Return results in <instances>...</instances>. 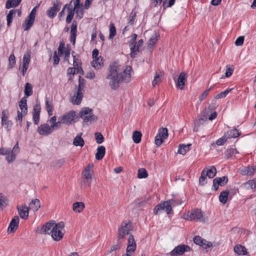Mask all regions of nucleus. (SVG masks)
Wrapping results in <instances>:
<instances>
[{
    "mask_svg": "<svg viewBox=\"0 0 256 256\" xmlns=\"http://www.w3.org/2000/svg\"><path fill=\"white\" fill-rule=\"evenodd\" d=\"M148 176V174L145 168H142L138 170V177L139 178H146Z\"/></svg>",
    "mask_w": 256,
    "mask_h": 256,
    "instance_id": "obj_48",
    "label": "nucleus"
},
{
    "mask_svg": "<svg viewBox=\"0 0 256 256\" xmlns=\"http://www.w3.org/2000/svg\"><path fill=\"white\" fill-rule=\"evenodd\" d=\"M82 6L83 4H80L76 7L74 6V8H72V10H74V12H76V16H78L80 18H82L84 16V10L82 8Z\"/></svg>",
    "mask_w": 256,
    "mask_h": 256,
    "instance_id": "obj_38",
    "label": "nucleus"
},
{
    "mask_svg": "<svg viewBox=\"0 0 256 256\" xmlns=\"http://www.w3.org/2000/svg\"><path fill=\"white\" fill-rule=\"evenodd\" d=\"M190 248L188 245L180 244L175 247L170 252L171 256H182L185 252H189Z\"/></svg>",
    "mask_w": 256,
    "mask_h": 256,
    "instance_id": "obj_9",
    "label": "nucleus"
},
{
    "mask_svg": "<svg viewBox=\"0 0 256 256\" xmlns=\"http://www.w3.org/2000/svg\"><path fill=\"white\" fill-rule=\"evenodd\" d=\"M187 74L184 72H182L176 82V86L180 90H183L186 80Z\"/></svg>",
    "mask_w": 256,
    "mask_h": 256,
    "instance_id": "obj_16",
    "label": "nucleus"
},
{
    "mask_svg": "<svg viewBox=\"0 0 256 256\" xmlns=\"http://www.w3.org/2000/svg\"><path fill=\"white\" fill-rule=\"evenodd\" d=\"M78 56H74V62H73V65L74 67L78 68L80 70V68L82 70V67H81V62L80 60L78 58Z\"/></svg>",
    "mask_w": 256,
    "mask_h": 256,
    "instance_id": "obj_52",
    "label": "nucleus"
},
{
    "mask_svg": "<svg viewBox=\"0 0 256 256\" xmlns=\"http://www.w3.org/2000/svg\"><path fill=\"white\" fill-rule=\"evenodd\" d=\"M102 65V58L101 56H100V58H94L92 64V66L98 70L100 68Z\"/></svg>",
    "mask_w": 256,
    "mask_h": 256,
    "instance_id": "obj_32",
    "label": "nucleus"
},
{
    "mask_svg": "<svg viewBox=\"0 0 256 256\" xmlns=\"http://www.w3.org/2000/svg\"><path fill=\"white\" fill-rule=\"evenodd\" d=\"M40 109V104H36L34 107L32 120L34 124L36 125H38L39 122Z\"/></svg>",
    "mask_w": 256,
    "mask_h": 256,
    "instance_id": "obj_18",
    "label": "nucleus"
},
{
    "mask_svg": "<svg viewBox=\"0 0 256 256\" xmlns=\"http://www.w3.org/2000/svg\"><path fill=\"white\" fill-rule=\"evenodd\" d=\"M79 72V69L78 68H69L67 70V73L68 74H72L74 75L76 74H78Z\"/></svg>",
    "mask_w": 256,
    "mask_h": 256,
    "instance_id": "obj_59",
    "label": "nucleus"
},
{
    "mask_svg": "<svg viewBox=\"0 0 256 256\" xmlns=\"http://www.w3.org/2000/svg\"><path fill=\"white\" fill-rule=\"evenodd\" d=\"M83 98L82 92L80 90H76V92L72 99V102L74 104H79Z\"/></svg>",
    "mask_w": 256,
    "mask_h": 256,
    "instance_id": "obj_21",
    "label": "nucleus"
},
{
    "mask_svg": "<svg viewBox=\"0 0 256 256\" xmlns=\"http://www.w3.org/2000/svg\"><path fill=\"white\" fill-rule=\"evenodd\" d=\"M238 154V152L236 148H230L228 149L226 152V154L227 158H230L236 154Z\"/></svg>",
    "mask_w": 256,
    "mask_h": 256,
    "instance_id": "obj_47",
    "label": "nucleus"
},
{
    "mask_svg": "<svg viewBox=\"0 0 256 256\" xmlns=\"http://www.w3.org/2000/svg\"><path fill=\"white\" fill-rule=\"evenodd\" d=\"M234 70V68H233V66H232L231 67H228L227 66H226V72H225L226 76L227 77V78H228L230 76H231L232 74L233 73Z\"/></svg>",
    "mask_w": 256,
    "mask_h": 256,
    "instance_id": "obj_63",
    "label": "nucleus"
},
{
    "mask_svg": "<svg viewBox=\"0 0 256 256\" xmlns=\"http://www.w3.org/2000/svg\"><path fill=\"white\" fill-rule=\"evenodd\" d=\"M31 52L30 50H26L24 56L22 60V74L24 76L28 68L30 62V61Z\"/></svg>",
    "mask_w": 256,
    "mask_h": 256,
    "instance_id": "obj_12",
    "label": "nucleus"
},
{
    "mask_svg": "<svg viewBox=\"0 0 256 256\" xmlns=\"http://www.w3.org/2000/svg\"><path fill=\"white\" fill-rule=\"evenodd\" d=\"M18 105L20 109L21 110V111L24 114V115H26L28 112V108L26 104V99L25 96L20 100Z\"/></svg>",
    "mask_w": 256,
    "mask_h": 256,
    "instance_id": "obj_27",
    "label": "nucleus"
},
{
    "mask_svg": "<svg viewBox=\"0 0 256 256\" xmlns=\"http://www.w3.org/2000/svg\"><path fill=\"white\" fill-rule=\"evenodd\" d=\"M136 243L134 236L130 234L128 240V245L126 250V252L134 253L136 250Z\"/></svg>",
    "mask_w": 256,
    "mask_h": 256,
    "instance_id": "obj_15",
    "label": "nucleus"
},
{
    "mask_svg": "<svg viewBox=\"0 0 256 256\" xmlns=\"http://www.w3.org/2000/svg\"><path fill=\"white\" fill-rule=\"evenodd\" d=\"M207 176H208L206 175L205 169H204L202 172L199 178V183L200 185L204 186L206 183V180Z\"/></svg>",
    "mask_w": 256,
    "mask_h": 256,
    "instance_id": "obj_50",
    "label": "nucleus"
},
{
    "mask_svg": "<svg viewBox=\"0 0 256 256\" xmlns=\"http://www.w3.org/2000/svg\"><path fill=\"white\" fill-rule=\"evenodd\" d=\"M244 36H240L235 41V44L237 46H240L243 44L244 42Z\"/></svg>",
    "mask_w": 256,
    "mask_h": 256,
    "instance_id": "obj_64",
    "label": "nucleus"
},
{
    "mask_svg": "<svg viewBox=\"0 0 256 256\" xmlns=\"http://www.w3.org/2000/svg\"><path fill=\"white\" fill-rule=\"evenodd\" d=\"M234 251L238 256H246L248 254L246 248L241 244H236L234 247Z\"/></svg>",
    "mask_w": 256,
    "mask_h": 256,
    "instance_id": "obj_25",
    "label": "nucleus"
},
{
    "mask_svg": "<svg viewBox=\"0 0 256 256\" xmlns=\"http://www.w3.org/2000/svg\"><path fill=\"white\" fill-rule=\"evenodd\" d=\"M184 218L190 221L196 220L202 222H205L207 220L204 213L198 208L188 212L184 216Z\"/></svg>",
    "mask_w": 256,
    "mask_h": 256,
    "instance_id": "obj_2",
    "label": "nucleus"
},
{
    "mask_svg": "<svg viewBox=\"0 0 256 256\" xmlns=\"http://www.w3.org/2000/svg\"><path fill=\"white\" fill-rule=\"evenodd\" d=\"M106 152V148L104 146H99L97 148V152L96 154V158L97 160H102Z\"/></svg>",
    "mask_w": 256,
    "mask_h": 256,
    "instance_id": "obj_30",
    "label": "nucleus"
},
{
    "mask_svg": "<svg viewBox=\"0 0 256 256\" xmlns=\"http://www.w3.org/2000/svg\"><path fill=\"white\" fill-rule=\"evenodd\" d=\"M7 200L5 196L0 193V210H2L7 204Z\"/></svg>",
    "mask_w": 256,
    "mask_h": 256,
    "instance_id": "obj_51",
    "label": "nucleus"
},
{
    "mask_svg": "<svg viewBox=\"0 0 256 256\" xmlns=\"http://www.w3.org/2000/svg\"><path fill=\"white\" fill-rule=\"evenodd\" d=\"M256 170V167H244L240 170V173L242 175L252 176L253 175Z\"/></svg>",
    "mask_w": 256,
    "mask_h": 256,
    "instance_id": "obj_26",
    "label": "nucleus"
},
{
    "mask_svg": "<svg viewBox=\"0 0 256 256\" xmlns=\"http://www.w3.org/2000/svg\"><path fill=\"white\" fill-rule=\"evenodd\" d=\"M62 2L58 0H54L53 2V6L50 7L46 11V14L48 16L52 18L56 15L58 12L61 8Z\"/></svg>",
    "mask_w": 256,
    "mask_h": 256,
    "instance_id": "obj_8",
    "label": "nucleus"
},
{
    "mask_svg": "<svg viewBox=\"0 0 256 256\" xmlns=\"http://www.w3.org/2000/svg\"><path fill=\"white\" fill-rule=\"evenodd\" d=\"M95 138L98 144H100L104 140V138L103 136L100 132H96L94 134Z\"/></svg>",
    "mask_w": 256,
    "mask_h": 256,
    "instance_id": "obj_56",
    "label": "nucleus"
},
{
    "mask_svg": "<svg viewBox=\"0 0 256 256\" xmlns=\"http://www.w3.org/2000/svg\"><path fill=\"white\" fill-rule=\"evenodd\" d=\"M24 92L26 98H28L32 94V86L30 83H26L24 87Z\"/></svg>",
    "mask_w": 256,
    "mask_h": 256,
    "instance_id": "obj_41",
    "label": "nucleus"
},
{
    "mask_svg": "<svg viewBox=\"0 0 256 256\" xmlns=\"http://www.w3.org/2000/svg\"><path fill=\"white\" fill-rule=\"evenodd\" d=\"M120 66L118 62H114L110 66L106 78L110 80L109 85L111 88L116 90L120 82H128L131 80L132 68L127 66L122 72L119 73Z\"/></svg>",
    "mask_w": 256,
    "mask_h": 256,
    "instance_id": "obj_1",
    "label": "nucleus"
},
{
    "mask_svg": "<svg viewBox=\"0 0 256 256\" xmlns=\"http://www.w3.org/2000/svg\"><path fill=\"white\" fill-rule=\"evenodd\" d=\"M164 74V72L158 70L155 72V76L154 79L152 82V85L153 87H154L156 84H158L162 82V78L163 77Z\"/></svg>",
    "mask_w": 256,
    "mask_h": 256,
    "instance_id": "obj_22",
    "label": "nucleus"
},
{
    "mask_svg": "<svg viewBox=\"0 0 256 256\" xmlns=\"http://www.w3.org/2000/svg\"><path fill=\"white\" fill-rule=\"evenodd\" d=\"M40 207V202L38 199L33 200L29 204V209L32 210L34 212L37 211Z\"/></svg>",
    "mask_w": 256,
    "mask_h": 256,
    "instance_id": "obj_29",
    "label": "nucleus"
},
{
    "mask_svg": "<svg viewBox=\"0 0 256 256\" xmlns=\"http://www.w3.org/2000/svg\"><path fill=\"white\" fill-rule=\"evenodd\" d=\"M34 20V18L28 16L22 25L24 30L26 31L29 30L32 26Z\"/></svg>",
    "mask_w": 256,
    "mask_h": 256,
    "instance_id": "obj_24",
    "label": "nucleus"
},
{
    "mask_svg": "<svg viewBox=\"0 0 256 256\" xmlns=\"http://www.w3.org/2000/svg\"><path fill=\"white\" fill-rule=\"evenodd\" d=\"M53 222H48L42 228V233L43 234H50L52 232L53 226L55 225Z\"/></svg>",
    "mask_w": 256,
    "mask_h": 256,
    "instance_id": "obj_23",
    "label": "nucleus"
},
{
    "mask_svg": "<svg viewBox=\"0 0 256 256\" xmlns=\"http://www.w3.org/2000/svg\"><path fill=\"white\" fill-rule=\"evenodd\" d=\"M228 135L227 138H236L240 136V133L236 128L232 129L228 132Z\"/></svg>",
    "mask_w": 256,
    "mask_h": 256,
    "instance_id": "obj_45",
    "label": "nucleus"
},
{
    "mask_svg": "<svg viewBox=\"0 0 256 256\" xmlns=\"http://www.w3.org/2000/svg\"><path fill=\"white\" fill-rule=\"evenodd\" d=\"M6 156V158L8 163L12 162L16 159V154L15 153H12L10 152V154Z\"/></svg>",
    "mask_w": 256,
    "mask_h": 256,
    "instance_id": "obj_57",
    "label": "nucleus"
},
{
    "mask_svg": "<svg viewBox=\"0 0 256 256\" xmlns=\"http://www.w3.org/2000/svg\"><path fill=\"white\" fill-rule=\"evenodd\" d=\"M8 66L10 68H13L16 64L15 56L14 54H11L8 58Z\"/></svg>",
    "mask_w": 256,
    "mask_h": 256,
    "instance_id": "obj_58",
    "label": "nucleus"
},
{
    "mask_svg": "<svg viewBox=\"0 0 256 256\" xmlns=\"http://www.w3.org/2000/svg\"><path fill=\"white\" fill-rule=\"evenodd\" d=\"M84 86H85L84 80L80 79L79 82H78V88H76V90H80V91L82 92L84 88Z\"/></svg>",
    "mask_w": 256,
    "mask_h": 256,
    "instance_id": "obj_60",
    "label": "nucleus"
},
{
    "mask_svg": "<svg viewBox=\"0 0 256 256\" xmlns=\"http://www.w3.org/2000/svg\"><path fill=\"white\" fill-rule=\"evenodd\" d=\"M80 116L84 122H91L97 119L96 116L92 114V110L88 108H84L80 112Z\"/></svg>",
    "mask_w": 256,
    "mask_h": 256,
    "instance_id": "obj_7",
    "label": "nucleus"
},
{
    "mask_svg": "<svg viewBox=\"0 0 256 256\" xmlns=\"http://www.w3.org/2000/svg\"><path fill=\"white\" fill-rule=\"evenodd\" d=\"M122 242L120 240V239H118L116 244L111 246L108 254H110V256H116V252H113L114 251L120 250L122 248Z\"/></svg>",
    "mask_w": 256,
    "mask_h": 256,
    "instance_id": "obj_19",
    "label": "nucleus"
},
{
    "mask_svg": "<svg viewBox=\"0 0 256 256\" xmlns=\"http://www.w3.org/2000/svg\"><path fill=\"white\" fill-rule=\"evenodd\" d=\"M19 221V217L14 216L10 222L8 230H10L11 232H15L18 228Z\"/></svg>",
    "mask_w": 256,
    "mask_h": 256,
    "instance_id": "obj_20",
    "label": "nucleus"
},
{
    "mask_svg": "<svg viewBox=\"0 0 256 256\" xmlns=\"http://www.w3.org/2000/svg\"><path fill=\"white\" fill-rule=\"evenodd\" d=\"M16 13V10H10L8 14L6 16V20H7V26H10L11 23L12 22V20L14 16H15Z\"/></svg>",
    "mask_w": 256,
    "mask_h": 256,
    "instance_id": "obj_42",
    "label": "nucleus"
},
{
    "mask_svg": "<svg viewBox=\"0 0 256 256\" xmlns=\"http://www.w3.org/2000/svg\"><path fill=\"white\" fill-rule=\"evenodd\" d=\"M228 190H224L220 192L219 196V200L223 204H225L228 201Z\"/></svg>",
    "mask_w": 256,
    "mask_h": 256,
    "instance_id": "obj_36",
    "label": "nucleus"
},
{
    "mask_svg": "<svg viewBox=\"0 0 256 256\" xmlns=\"http://www.w3.org/2000/svg\"><path fill=\"white\" fill-rule=\"evenodd\" d=\"M116 35V28L114 23L111 22L110 24V35L109 38L112 39Z\"/></svg>",
    "mask_w": 256,
    "mask_h": 256,
    "instance_id": "obj_46",
    "label": "nucleus"
},
{
    "mask_svg": "<svg viewBox=\"0 0 256 256\" xmlns=\"http://www.w3.org/2000/svg\"><path fill=\"white\" fill-rule=\"evenodd\" d=\"M157 135L164 139L166 138L168 136V129L166 128H160Z\"/></svg>",
    "mask_w": 256,
    "mask_h": 256,
    "instance_id": "obj_44",
    "label": "nucleus"
},
{
    "mask_svg": "<svg viewBox=\"0 0 256 256\" xmlns=\"http://www.w3.org/2000/svg\"><path fill=\"white\" fill-rule=\"evenodd\" d=\"M207 120V118L205 116H200L198 117V120H197L194 124V126L193 128L194 131L198 132V127L200 125L202 124L204 122Z\"/></svg>",
    "mask_w": 256,
    "mask_h": 256,
    "instance_id": "obj_31",
    "label": "nucleus"
},
{
    "mask_svg": "<svg viewBox=\"0 0 256 256\" xmlns=\"http://www.w3.org/2000/svg\"><path fill=\"white\" fill-rule=\"evenodd\" d=\"M142 134L140 132L135 130L132 134V140L136 144H138L141 140Z\"/></svg>",
    "mask_w": 256,
    "mask_h": 256,
    "instance_id": "obj_43",
    "label": "nucleus"
},
{
    "mask_svg": "<svg viewBox=\"0 0 256 256\" xmlns=\"http://www.w3.org/2000/svg\"><path fill=\"white\" fill-rule=\"evenodd\" d=\"M206 175L208 176L210 178H214L216 174V168L214 166H210V168L206 170H205Z\"/></svg>",
    "mask_w": 256,
    "mask_h": 256,
    "instance_id": "obj_35",
    "label": "nucleus"
},
{
    "mask_svg": "<svg viewBox=\"0 0 256 256\" xmlns=\"http://www.w3.org/2000/svg\"><path fill=\"white\" fill-rule=\"evenodd\" d=\"M228 182V178L227 176H224L222 178L217 177L215 178L213 180V185L212 186L214 190H217L218 186H224Z\"/></svg>",
    "mask_w": 256,
    "mask_h": 256,
    "instance_id": "obj_13",
    "label": "nucleus"
},
{
    "mask_svg": "<svg viewBox=\"0 0 256 256\" xmlns=\"http://www.w3.org/2000/svg\"><path fill=\"white\" fill-rule=\"evenodd\" d=\"M77 32V22L73 20L71 26L70 41L73 45L75 44Z\"/></svg>",
    "mask_w": 256,
    "mask_h": 256,
    "instance_id": "obj_17",
    "label": "nucleus"
},
{
    "mask_svg": "<svg viewBox=\"0 0 256 256\" xmlns=\"http://www.w3.org/2000/svg\"><path fill=\"white\" fill-rule=\"evenodd\" d=\"M17 210L20 217L24 220H26L28 216L29 208L25 204L22 206H18Z\"/></svg>",
    "mask_w": 256,
    "mask_h": 256,
    "instance_id": "obj_14",
    "label": "nucleus"
},
{
    "mask_svg": "<svg viewBox=\"0 0 256 256\" xmlns=\"http://www.w3.org/2000/svg\"><path fill=\"white\" fill-rule=\"evenodd\" d=\"M73 144L75 146H82L84 145V140L80 135H78L74 138L73 140Z\"/></svg>",
    "mask_w": 256,
    "mask_h": 256,
    "instance_id": "obj_40",
    "label": "nucleus"
},
{
    "mask_svg": "<svg viewBox=\"0 0 256 256\" xmlns=\"http://www.w3.org/2000/svg\"><path fill=\"white\" fill-rule=\"evenodd\" d=\"M74 10H72V8H68V14L66 18V22L67 24H70L72 22V20L74 18Z\"/></svg>",
    "mask_w": 256,
    "mask_h": 256,
    "instance_id": "obj_49",
    "label": "nucleus"
},
{
    "mask_svg": "<svg viewBox=\"0 0 256 256\" xmlns=\"http://www.w3.org/2000/svg\"><path fill=\"white\" fill-rule=\"evenodd\" d=\"M76 112L74 111H70L60 116L63 120V124L70 125L74 122L76 118Z\"/></svg>",
    "mask_w": 256,
    "mask_h": 256,
    "instance_id": "obj_11",
    "label": "nucleus"
},
{
    "mask_svg": "<svg viewBox=\"0 0 256 256\" xmlns=\"http://www.w3.org/2000/svg\"><path fill=\"white\" fill-rule=\"evenodd\" d=\"M64 226V222H62L56 224L53 226L51 236L54 241H60L64 237V233L62 232V230Z\"/></svg>",
    "mask_w": 256,
    "mask_h": 256,
    "instance_id": "obj_5",
    "label": "nucleus"
},
{
    "mask_svg": "<svg viewBox=\"0 0 256 256\" xmlns=\"http://www.w3.org/2000/svg\"><path fill=\"white\" fill-rule=\"evenodd\" d=\"M92 167L93 164H89L82 172V184L86 188L90 185L92 176L94 174Z\"/></svg>",
    "mask_w": 256,
    "mask_h": 256,
    "instance_id": "obj_3",
    "label": "nucleus"
},
{
    "mask_svg": "<svg viewBox=\"0 0 256 256\" xmlns=\"http://www.w3.org/2000/svg\"><path fill=\"white\" fill-rule=\"evenodd\" d=\"M37 131L40 135L47 136L51 134L54 132V130L48 124L46 123L40 125L38 128Z\"/></svg>",
    "mask_w": 256,
    "mask_h": 256,
    "instance_id": "obj_10",
    "label": "nucleus"
},
{
    "mask_svg": "<svg viewBox=\"0 0 256 256\" xmlns=\"http://www.w3.org/2000/svg\"><path fill=\"white\" fill-rule=\"evenodd\" d=\"M85 205L82 202H76L72 204V210L78 213L81 212L84 208Z\"/></svg>",
    "mask_w": 256,
    "mask_h": 256,
    "instance_id": "obj_28",
    "label": "nucleus"
},
{
    "mask_svg": "<svg viewBox=\"0 0 256 256\" xmlns=\"http://www.w3.org/2000/svg\"><path fill=\"white\" fill-rule=\"evenodd\" d=\"M132 231V226L131 222L124 221L122 222L118 229V239L124 238L126 236H130Z\"/></svg>",
    "mask_w": 256,
    "mask_h": 256,
    "instance_id": "obj_4",
    "label": "nucleus"
},
{
    "mask_svg": "<svg viewBox=\"0 0 256 256\" xmlns=\"http://www.w3.org/2000/svg\"><path fill=\"white\" fill-rule=\"evenodd\" d=\"M64 159H60L55 160L53 163V166L55 167L60 168L64 163Z\"/></svg>",
    "mask_w": 256,
    "mask_h": 256,
    "instance_id": "obj_62",
    "label": "nucleus"
},
{
    "mask_svg": "<svg viewBox=\"0 0 256 256\" xmlns=\"http://www.w3.org/2000/svg\"><path fill=\"white\" fill-rule=\"evenodd\" d=\"M232 89H227L224 92H221L220 94H216L214 98L216 99H220L222 98H225L227 94L232 90Z\"/></svg>",
    "mask_w": 256,
    "mask_h": 256,
    "instance_id": "obj_54",
    "label": "nucleus"
},
{
    "mask_svg": "<svg viewBox=\"0 0 256 256\" xmlns=\"http://www.w3.org/2000/svg\"><path fill=\"white\" fill-rule=\"evenodd\" d=\"M174 200H170L164 202L163 203L156 205L154 208V212L156 214H159L161 212L166 210L168 214H170L172 210V206Z\"/></svg>",
    "mask_w": 256,
    "mask_h": 256,
    "instance_id": "obj_6",
    "label": "nucleus"
},
{
    "mask_svg": "<svg viewBox=\"0 0 256 256\" xmlns=\"http://www.w3.org/2000/svg\"><path fill=\"white\" fill-rule=\"evenodd\" d=\"M130 55L132 58H134L136 56L138 52H139V48L136 46V42L134 43V45L130 44Z\"/></svg>",
    "mask_w": 256,
    "mask_h": 256,
    "instance_id": "obj_39",
    "label": "nucleus"
},
{
    "mask_svg": "<svg viewBox=\"0 0 256 256\" xmlns=\"http://www.w3.org/2000/svg\"><path fill=\"white\" fill-rule=\"evenodd\" d=\"M246 186L252 189L256 190V178L250 180L246 183Z\"/></svg>",
    "mask_w": 256,
    "mask_h": 256,
    "instance_id": "obj_55",
    "label": "nucleus"
},
{
    "mask_svg": "<svg viewBox=\"0 0 256 256\" xmlns=\"http://www.w3.org/2000/svg\"><path fill=\"white\" fill-rule=\"evenodd\" d=\"M214 87V86H212L210 88L206 90L200 96L199 98L200 100L202 101L208 94L209 92Z\"/></svg>",
    "mask_w": 256,
    "mask_h": 256,
    "instance_id": "obj_61",
    "label": "nucleus"
},
{
    "mask_svg": "<svg viewBox=\"0 0 256 256\" xmlns=\"http://www.w3.org/2000/svg\"><path fill=\"white\" fill-rule=\"evenodd\" d=\"M190 146L191 144H188L186 145H185L184 144H180L178 146V152L182 155L185 154L186 152L190 150Z\"/></svg>",
    "mask_w": 256,
    "mask_h": 256,
    "instance_id": "obj_33",
    "label": "nucleus"
},
{
    "mask_svg": "<svg viewBox=\"0 0 256 256\" xmlns=\"http://www.w3.org/2000/svg\"><path fill=\"white\" fill-rule=\"evenodd\" d=\"M22 0H8L6 4V8L9 9L12 7H16L20 3Z\"/></svg>",
    "mask_w": 256,
    "mask_h": 256,
    "instance_id": "obj_34",
    "label": "nucleus"
},
{
    "mask_svg": "<svg viewBox=\"0 0 256 256\" xmlns=\"http://www.w3.org/2000/svg\"><path fill=\"white\" fill-rule=\"evenodd\" d=\"M158 35L156 32H154L150 37V38L148 44V48H150L152 47V46L156 44L157 40H158Z\"/></svg>",
    "mask_w": 256,
    "mask_h": 256,
    "instance_id": "obj_37",
    "label": "nucleus"
},
{
    "mask_svg": "<svg viewBox=\"0 0 256 256\" xmlns=\"http://www.w3.org/2000/svg\"><path fill=\"white\" fill-rule=\"evenodd\" d=\"M193 241L194 244L200 246H202L203 242H206V240L202 238L200 236H198L194 237L193 238Z\"/></svg>",
    "mask_w": 256,
    "mask_h": 256,
    "instance_id": "obj_53",
    "label": "nucleus"
}]
</instances>
